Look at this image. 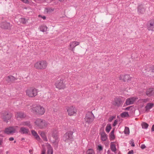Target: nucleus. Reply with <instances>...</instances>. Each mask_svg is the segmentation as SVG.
<instances>
[{"label":"nucleus","mask_w":154,"mask_h":154,"mask_svg":"<svg viewBox=\"0 0 154 154\" xmlns=\"http://www.w3.org/2000/svg\"><path fill=\"white\" fill-rule=\"evenodd\" d=\"M141 149H143L146 148V146L144 144H143L141 145Z\"/></svg>","instance_id":"49530a36"},{"label":"nucleus","mask_w":154,"mask_h":154,"mask_svg":"<svg viewBox=\"0 0 154 154\" xmlns=\"http://www.w3.org/2000/svg\"><path fill=\"white\" fill-rule=\"evenodd\" d=\"M17 119H22L26 116V115L23 112H17L16 116Z\"/></svg>","instance_id":"f3484780"},{"label":"nucleus","mask_w":154,"mask_h":154,"mask_svg":"<svg viewBox=\"0 0 154 154\" xmlns=\"http://www.w3.org/2000/svg\"><path fill=\"white\" fill-rule=\"evenodd\" d=\"M2 143V140L1 139H0V145H1Z\"/></svg>","instance_id":"6e6d98bb"},{"label":"nucleus","mask_w":154,"mask_h":154,"mask_svg":"<svg viewBox=\"0 0 154 154\" xmlns=\"http://www.w3.org/2000/svg\"><path fill=\"white\" fill-rule=\"evenodd\" d=\"M17 78H15L12 75L7 76L5 78V80L8 83H14V81L17 80Z\"/></svg>","instance_id":"9b49d317"},{"label":"nucleus","mask_w":154,"mask_h":154,"mask_svg":"<svg viewBox=\"0 0 154 154\" xmlns=\"http://www.w3.org/2000/svg\"><path fill=\"white\" fill-rule=\"evenodd\" d=\"M142 126L143 128L146 129L149 126V125L146 122H143V123Z\"/></svg>","instance_id":"c9c22d12"},{"label":"nucleus","mask_w":154,"mask_h":154,"mask_svg":"<svg viewBox=\"0 0 154 154\" xmlns=\"http://www.w3.org/2000/svg\"><path fill=\"white\" fill-rule=\"evenodd\" d=\"M31 109V112L37 115H42L45 113L44 108L40 106L34 105Z\"/></svg>","instance_id":"f257e3e1"},{"label":"nucleus","mask_w":154,"mask_h":154,"mask_svg":"<svg viewBox=\"0 0 154 154\" xmlns=\"http://www.w3.org/2000/svg\"><path fill=\"white\" fill-rule=\"evenodd\" d=\"M47 27L43 25L41 26L40 28L41 31L42 32H46L47 30Z\"/></svg>","instance_id":"c756f323"},{"label":"nucleus","mask_w":154,"mask_h":154,"mask_svg":"<svg viewBox=\"0 0 154 154\" xmlns=\"http://www.w3.org/2000/svg\"><path fill=\"white\" fill-rule=\"evenodd\" d=\"M24 140V138H22V139H21V140Z\"/></svg>","instance_id":"13d9d810"},{"label":"nucleus","mask_w":154,"mask_h":154,"mask_svg":"<svg viewBox=\"0 0 154 154\" xmlns=\"http://www.w3.org/2000/svg\"><path fill=\"white\" fill-rule=\"evenodd\" d=\"M110 149L113 152H116V145L114 144H112L110 146Z\"/></svg>","instance_id":"72a5a7b5"},{"label":"nucleus","mask_w":154,"mask_h":154,"mask_svg":"<svg viewBox=\"0 0 154 154\" xmlns=\"http://www.w3.org/2000/svg\"><path fill=\"white\" fill-rule=\"evenodd\" d=\"M150 69L149 71H150L152 72H154V66H152L149 67Z\"/></svg>","instance_id":"a19ab883"},{"label":"nucleus","mask_w":154,"mask_h":154,"mask_svg":"<svg viewBox=\"0 0 154 154\" xmlns=\"http://www.w3.org/2000/svg\"><path fill=\"white\" fill-rule=\"evenodd\" d=\"M2 118L3 121L8 123V120L11 119L12 117V114L11 113L7 111H5L2 113Z\"/></svg>","instance_id":"423d86ee"},{"label":"nucleus","mask_w":154,"mask_h":154,"mask_svg":"<svg viewBox=\"0 0 154 154\" xmlns=\"http://www.w3.org/2000/svg\"><path fill=\"white\" fill-rule=\"evenodd\" d=\"M115 118V117L114 116H112L110 117L109 119V121L110 122H111L114 118Z\"/></svg>","instance_id":"79ce46f5"},{"label":"nucleus","mask_w":154,"mask_h":154,"mask_svg":"<svg viewBox=\"0 0 154 154\" xmlns=\"http://www.w3.org/2000/svg\"><path fill=\"white\" fill-rule=\"evenodd\" d=\"M26 94L30 97H34L37 94V90L35 88H30L26 91Z\"/></svg>","instance_id":"0eeeda50"},{"label":"nucleus","mask_w":154,"mask_h":154,"mask_svg":"<svg viewBox=\"0 0 154 154\" xmlns=\"http://www.w3.org/2000/svg\"><path fill=\"white\" fill-rule=\"evenodd\" d=\"M29 131L28 129L23 127H22L20 128V132L22 134H27Z\"/></svg>","instance_id":"5701e85b"},{"label":"nucleus","mask_w":154,"mask_h":154,"mask_svg":"<svg viewBox=\"0 0 154 154\" xmlns=\"http://www.w3.org/2000/svg\"><path fill=\"white\" fill-rule=\"evenodd\" d=\"M94 116L92 112H88L86 115L85 119L86 123L90 124L94 121Z\"/></svg>","instance_id":"39448f33"},{"label":"nucleus","mask_w":154,"mask_h":154,"mask_svg":"<svg viewBox=\"0 0 154 154\" xmlns=\"http://www.w3.org/2000/svg\"><path fill=\"white\" fill-rule=\"evenodd\" d=\"M154 105V104L152 103H147L145 107L146 111H147L152 108Z\"/></svg>","instance_id":"393cba45"},{"label":"nucleus","mask_w":154,"mask_h":154,"mask_svg":"<svg viewBox=\"0 0 154 154\" xmlns=\"http://www.w3.org/2000/svg\"><path fill=\"white\" fill-rule=\"evenodd\" d=\"M146 94L149 96H154V88H150L148 89L146 91Z\"/></svg>","instance_id":"a211bd4d"},{"label":"nucleus","mask_w":154,"mask_h":154,"mask_svg":"<svg viewBox=\"0 0 154 154\" xmlns=\"http://www.w3.org/2000/svg\"><path fill=\"white\" fill-rule=\"evenodd\" d=\"M22 2L26 4H28L29 3V2L28 0H23Z\"/></svg>","instance_id":"a18cd8bd"},{"label":"nucleus","mask_w":154,"mask_h":154,"mask_svg":"<svg viewBox=\"0 0 154 154\" xmlns=\"http://www.w3.org/2000/svg\"><path fill=\"white\" fill-rule=\"evenodd\" d=\"M16 141H15L14 142V143H16Z\"/></svg>","instance_id":"052dcab7"},{"label":"nucleus","mask_w":154,"mask_h":154,"mask_svg":"<svg viewBox=\"0 0 154 154\" xmlns=\"http://www.w3.org/2000/svg\"><path fill=\"white\" fill-rule=\"evenodd\" d=\"M28 20L25 18H21L20 19V21L21 23L23 24H25L27 22Z\"/></svg>","instance_id":"2f4dec72"},{"label":"nucleus","mask_w":154,"mask_h":154,"mask_svg":"<svg viewBox=\"0 0 154 154\" xmlns=\"http://www.w3.org/2000/svg\"><path fill=\"white\" fill-rule=\"evenodd\" d=\"M64 80L60 79V80H57L55 83L56 88L59 89H64L65 87V85Z\"/></svg>","instance_id":"6e6552de"},{"label":"nucleus","mask_w":154,"mask_h":154,"mask_svg":"<svg viewBox=\"0 0 154 154\" xmlns=\"http://www.w3.org/2000/svg\"><path fill=\"white\" fill-rule=\"evenodd\" d=\"M67 111L68 115L70 116L73 115L74 114L76 113V110L73 106L67 108Z\"/></svg>","instance_id":"f8f14e48"},{"label":"nucleus","mask_w":154,"mask_h":154,"mask_svg":"<svg viewBox=\"0 0 154 154\" xmlns=\"http://www.w3.org/2000/svg\"><path fill=\"white\" fill-rule=\"evenodd\" d=\"M135 100V98L134 97L128 98L127 99L125 103L124 104V106H126L127 105L133 104Z\"/></svg>","instance_id":"4468645a"},{"label":"nucleus","mask_w":154,"mask_h":154,"mask_svg":"<svg viewBox=\"0 0 154 154\" xmlns=\"http://www.w3.org/2000/svg\"><path fill=\"white\" fill-rule=\"evenodd\" d=\"M9 140L10 141H12L14 140V138L13 137H11L9 138Z\"/></svg>","instance_id":"603ef678"},{"label":"nucleus","mask_w":154,"mask_h":154,"mask_svg":"<svg viewBox=\"0 0 154 154\" xmlns=\"http://www.w3.org/2000/svg\"><path fill=\"white\" fill-rule=\"evenodd\" d=\"M15 132V129L13 127H10L5 128V132L8 134H9Z\"/></svg>","instance_id":"2eb2a0df"},{"label":"nucleus","mask_w":154,"mask_h":154,"mask_svg":"<svg viewBox=\"0 0 154 154\" xmlns=\"http://www.w3.org/2000/svg\"><path fill=\"white\" fill-rule=\"evenodd\" d=\"M35 123L41 129L45 128L47 125V123L45 120L40 119H37L35 122Z\"/></svg>","instance_id":"20e7f679"},{"label":"nucleus","mask_w":154,"mask_h":154,"mask_svg":"<svg viewBox=\"0 0 154 154\" xmlns=\"http://www.w3.org/2000/svg\"><path fill=\"white\" fill-rule=\"evenodd\" d=\"M32 150H31V149H30V150H29V152L30 153V152H32Z\"/></svg>","instance_id":"4d7b16f0"},{"label":"nucleus","mask_w":154,"mask_h":154,"mask_svg":"<svg viewBox=\"0 0 154 154\" xmlns=\"http://www.w3.org/2000/svg\"><path fill=\"white\" fill-rule=\"evenodd\" d=\"M31 132L32 135L35 137L36 140L38 141H40V138L37 132L34 130H32L31 131Z\"/></svg>","instance_id":"b1692460"},{"label":"nucleus","mask_w":154,"mask_h":154,"mask_svg":"<svg viewBox=\"0 0 154 154\" xmlns=\"http://www.w3.org/2000/svg\"><path fill=\"white\" fill-rule=\"evenodd\" d=\"M12 26L10 23L5 22L1 23V27L3 29H10Z\"/></svg>","instance_id":"1a4fd4ad"},{"label":"nucleus","mask_w":154,"mask_h":154,"mask_svg":"<svg viewBox=\"0 0 154 154\" xmlns=\"http://www.w3.org/2000/svg\"><path fill=\"white\" fill-rule=\"evenodd\" d=\"M45 151L46 150L45 149H43L42 151V154H45Z\"/></svg>","instance_id":"8fccbe9b"},{"label":"nucleus","mask_w":154,"mask_h":154,"mask_svg":"<svg viewBox=\"0 0 154 154\" xmlns=\"http://www.w3.org/2000/svg\"><path fill=\"white\" fill-rule=\"evenodd\" d=\"M86 154H95L94 150L92 149H89L86 151Z\"/></svg>","instance_id":"7c9ffc66"},{"label":"nucleus","mask_w":154,"mask_h":154,"mask_svg":"<svg viewBox=\"0 0 154 154\" xmlns=\"http://www.w3.org/2000/svg\"><path fill=\"white\" fill-rule=\"evenodd\" d=\"M134 153V151L133 150L130 151L128 152V154H133Z\"/></svg>","instance_id":"09e8293b"},{"label":"nucleus","mask_w":154,"mask_h":154,"mask_svg":"<svg viewBox=\"0 0 154 154\" xmlns=\"http://www.w3.org/2000/svg\"><path fill=\"white\" fill-rule=\"evenodd\" d=\"M133 107V106H130L129 107H127L124 109L125 110H128L130 109Z\"/></svg>","instance_id":"c03bdc74"},{"label":"nucleus","mask_w":154,"mask_h":154,"mask_svg":"<svg viewBox=\"0 0 154 154\" xmlns=\"http://www.w3.org/2000/svg\"><path fill=\"white\" fill-rule=\"evenodd\" d=\"M107 153L108 154H111L110 151L109 150L107 151Z\"/></svg>","instance_id":"5fc2aeb1"},{"label":"nucleus","mask_w":154,"mask_h":154,"mask_svg":"<svg viewBox=\"0 0 154 154\" xmlns=\"http://www.w3.org/2000/svg\"><path fill=\"white\" fill-rule=\"evenodd\" d=\"M117 122L118 121L117 120H115V121H114L113 123L112 124V126L114 127L116 126L117 124Z\"/></svg>","instance_id":"37998d69"},{"label":"nucleus","mask_w":154,"mask_h":154,"mask_svg":"<svg viewBox=\"0 0 154 154\" xmlns=\"http://www.w3.org/2000/svg\"><path fill=\"white\" fill-rule=\"evenodd\" d=\"M121 116L122 118H125L129 117V115L128 112H124L121 114Z\"/></svg>","instance_id":"cd10ccee"},{"label":"nucleus","mask_w":154,"mask_h":154,"mask_svg":"<svg viewBox=\"0 0 154 154\" xmlns=\"http://www.w3.org/2000/svg\"><path fill=\"white\" fill-rule=\"evenodd\" d=\"M120 80H122L124 82H128L131 80V77L128 75H122L119 77Z\"/></svg>","instance_id":"ddd939ff"},{"label":"nucleus","mask_w":154,"mask_h":154,"mask_svg":"<svg viewBox=\"0 0 154 154\" xmlns=\"http://www.w3.org/2000/svg\"><path fill=\"white\" fill-rule=\"evenodd\" d=\"M46 9V10L47 12V13L51 12L54 11V9H53V8H47Z\"/></svg>","instance_id":"4c0bfd02"},{"label":"nucleus","mask_w":154,"mask_h":154,"mask_svg":"<svg viewBox=\"0 0 154 154\" xmlns=\"http://www.w3.org/2000/svg\"><path fill=\"white\" fill-rule=\"evenodd\" d=\"M124 132L125 134H129V129L128 127H125Z\"/></svg>","instance_id":"e433bc0d"},{"label":"nucleus","mask_w":154,"mask_h":154,"mask_svg":"<svg viewBox=\"0 0 154 154\" xmlns=\"http://www.w3.org/2000/svg\"><path fill=\"white\" fill-rule=\"evenodd\" d=\"M111 128V124H108L106 127V131L107 133H109Z\"/></svg>","instance_id":"c85d7f7f"},{"label":"nucleus","mask_w":154,"mask_h":154,"mask_svg":"<svg viewBox=\"0 0 154 154\" xmlns=\"http://www.w3.org/2000/svg\"><path fill=\"white\" fill-rule=\"evenodd\" d=\"M40 135L44 141H48V139L46 137L45 133L44 132H41Z\"/></svg>","instance_id":"bb28decb"},{"label":"nucleus","mask_w":154,"mask_h":154,"mask_svg":"<svg viewBox=\"0 0 154 154\" xmlns=\"http://www.w3.org/2000/svg\"><path fill=\"white\" fill-rule=\"evenodd\" d=\"M38 17H41L44 20H45L46 18V17L45 16H42L41 15H39Z\"/></svg>","instance_id":"de8ad7c7"},{"label":"nucleus","mask_w":154,"mask_h":154,"mask_svg":"<svg viewBox=\"0 0 154 154\" xmlns=\"http://www.w3.org/2000/svg\"><path fill=\"white\" fill-rule=\"evenodd\" d=\"M57 134V131H53L52 134V137L55 139V140L53 142L57 143L58 142V137Z\"/></svg>","instance_id":"6ab92c4d"},{"label":"nucleus","mask_w":154,"mask_h":154,"mask_svg":"<svg viewBox=\"0 0 154 154\" xmlns=\"http://www.w3.org/2000/svg\"><path fill=\"white\" fill-rule=\"evenodd\" d=\"M100 135L101 140L103 141H105L107 138V135L105 133L104 131H103L101 132Z\"/></svg>","instance_id":"4be33fe9"},{"label":"nucleus","mask_w":154,"mask_h":154,"mask_svg":"<svg viewBox=\"0 0 154 154\" xmlns=\"http://www.w3.org/2000/svg\"><path fill=\"white\" fill-rule=\"evenodd\" d=\"M79 42H71L69 48V50H70L74 52L73 49L77 45H79Z\"/></svg>","instance_id":"dca6fc26"},{"label":"nucleus","mask_w":154,"mask_h":154,"mask_svg":"<svg viewBox=\"0 0 154 154\" xmlns=\"http://www.w3.org/2000/svg\"><path fill=\"white\" fill-rule=\"evenodd\" d=\"M22 125H26L28 126L29 128H32V126L31 125L29 122H25L23 123Z\"/></svg>","instance_id":"473e14b6"},{"label":"nucleus","mask_w":154,"mask_h":154,"mask_svg":"<svg viewBox=\"0 0 154 154\" xmlns=\"http://www.w3.org/2000/svg\"><path fill=\"white\" fill-rule=\"evenodd\" d=\"M122 101L120 98H116L114 99V101L113 102V104L115 106L119 107L122 106Z\"/></svg>","instance_id":"9d476101"},{"label":"nucleus","mask_w":154,"mask_h":154,"mask_svg":"<svg viewBox=\"0 0 154 154\" xmlns=\"http://www.w3.org/2000/svg\"><path fill=\"white\" fill-rule=\"evenodd\" d=\"M47 65V63L45 61H39L36 62L34 65L35 68L38 69H45Z\"/></svg>","instance_id":"7ed1b4c3"},{"label":"nucleus","mask_w":154,"mask_h":154,"mask_svg":"<svg viewBox=\"0 0 154 154\" xmlns=\"http://www.w3.org/2000/svg\"><path fill=\"white\" fill-rule=\"evenodd\" d=\"M118 154H121V153H120V152H119L118 153Z\"/></svg>","instance_id":"bf43d9fd"},{"label":"nucleus","mask_w":154,"mask_h":154,"mask_svg":"<svg viewBox=\"0 0 154 154\" xmlns=\"http://www.w3.org/2000/svg\"><path fill=\"white\" fill-rule=\"evenodd\" d=\"M147 101V100L146 99H144L143 100V101L144 102H146Z\"/></svg>","instance_id":"864d4df0"},{"label":"nucleus","mask_w":154,"mask_h":154,"mask_svg":"<svg viewBox=\"0 0 154 154\" xmlns=\"http://www.w3.org/2000/svg\"><path fill=\"white\" fill-rule=\"evenodd\" d=\"M138 11L139 13L143 14L145 11V9L143 7V6L141 5H139L138 6Z\"/></svg>","instance_id":"412c9836"},{"label":"nucleus","mask_w":154,"mask_h":154,"mask_svg":"<svg viewBox=\"0 0 154 154\" xmlns=\"http://www.w3.org/2000/svg\"><path fill=\"white\" fill-rule=\"evenodd\" d=\"M53 150L52 147H50L48 149L47 154H53Z\"/></svg>","instance_id":"f704fd0d"},{"label":"nucleus","mask_w":154,"mask_h":154,"mask_svg":"<svg viewBox=\"0 0 154 154\" xmlns=\"http://www.w3.org/2000/svg\"><path fill=\"white\" fill-rule=\"evenodd\" d=\"M151 131L152 132L154 131V124L152 126Z\"/></svg>","instance_id":"3c124183"},{"label":"nucleus","mask_w":154,"mask_h":154,"mask_svg":"<svg viewBox=\"0 0 154 154\" xmlns=\"http://www.w3.org/2000/svg\"><path fill=\"white\" fill-rule=\"evenodd\" d=\"M97 149L99 151H100L103 150V148L101 145H100L98 146Z\"/></svg>","instance_id":"ea45409f"},{"label":"nucleus","mask_w":154,"mask_h":154,"mask_svg":"<svg viewBox=\"0 0 154 154\" xmlns=\"http://www.w3.org/2000/svg\"><path fill=\"white\" fill-rule=\"evenodd\" d=\"M149 23V25L147 26L148 29L149 30L153 31L154 29V20L150 21Z\"/></svg>","instance_id":"aec40b11"},{"label":"nucleus","mask_w":154,"mask_h":154,"mask_svg":"<svg viewBox=\"0 0 154 154\" xmlns=\"http://www.w3.org/2000/svg\"><path fill=\"white\" fill-rule=\"evenodd\" d=\"M73 133L72 131H69L66 132L63 137V141L66 143H71L73 140Z\"/></svg>","instance_id":"f03ea898"},{"label":"nucleus","mask_w":154,"mask_h":154,"mask_svg":"<svg viewBox=\"0 0 154 154\" xmlns=\"http://www.w3.org/2000/svg\"><path fill=\"white\" fill-rule=\"evenodd\" d=\"M130 144H131V146H132L134 147L135 146L134 141L133 139H132L130 141Z\"/></svg>","instance_id":"58836bf2"},{"label":"nucleus","mask_w":154,"mask_h":154,"mask_svg":"<svg viewBox=\"0 0 154 154\" xmlns=\"http://www.w3.org/2000/svg\"><path fill=\"white\" fill-rule=\"evenodd\" d=\"M115 128H113L109 134L110 139L111 140H113L115 138L114 134Z\"/></svg>","instance_id":"a878e982"}]
</instances>
